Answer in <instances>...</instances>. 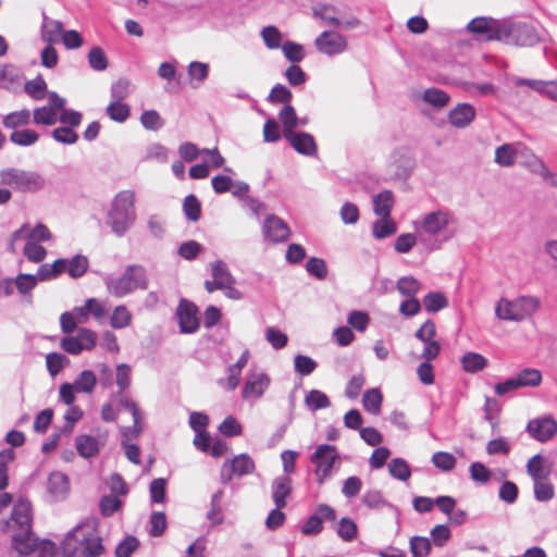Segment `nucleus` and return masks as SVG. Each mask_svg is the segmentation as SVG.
Returning <instances> with one entry per match:
<instances>
[{"mask_svg": "<svg viewBox=\"0 0 557 557\" xmlns=\"http://www.w3.org/2000/svg\"><path fill=\"white\" fill-rule=\"evenodd\" d=\"M358 528L350 518H342L338 522L337 534L345 542H351L357 537Z\"/></svg>", "mask_w": 557, "mask_h": 557, "instance_id": "obj_54", "label": "nucleus"}, {"mask_svg": "<svg viewBox=\"0 0 557 557\" xmlns=\"http://www.w3.org/2000/svg\"><path fill=\"white\" fill-rule=\"evenodd\" d=\"M83 549L82 554L85 557H99L103 553V546L101 543V537L97 535L87 536L83 534L82 536Z\"/></svg>", "mask_w": 557, "mask_h": 557, "instance_id": "obj_48", "label": "nucleus"}, {"mask_svg": "<svg viewBox=\"0 0 557 557\" xmlns=\"http://www.w3.org/2000/svg\"><path fill=\"white\" fill-rule=\"evenodd\" d=\"M520 156H524L527 158L525 164L531 172L541 175L543 180L548 175V169L543 160L532 153L528 148L521 147Z\"/></svg>", "mask_w": 557, "mask_h": 557, "instance_id": "obj_46", "label": "nucleus"}, {"mask_svg": "<svg viewBox=\"0 0 557 557\" xmlns=\"http://www.w3.org/2000/svg\"><path fill=\"white\" fill-rule=\"evenodd\" d=\"M71 363L70 359L60 352H50L46 356V366L51 376H57L64 368Z\"/></svg>", "mask_w": 557, "mask_h": 557, "instance_id": "obj_38", "label": "nucleus"}, {"mask_svg": "<svg viewBox=\"0 0 557 557\" xmlns=\"http://www.w3.org/2000/svg\"><path fill=\"white\" fill-rule=\"evenodd\" d=\"M135 221V194L131 190H122L113 198L107 212L106 223L115 236L122 237Z\"/></svg>", "mask_w": 557, "mask_h": 557, "instance_id": "obj_2", "label": "nucleus"}, {"mask_svg": "<svg viewBox=\"0 0 557 557\" xmlns=\"http://www.w3.org/2000/svg\"><path fill=\"white\" fill-rule=\"evenodd\" d=\"M272 499L277 508H285L286 498L292 494V479L288 475H281L273 480L271 485Z\"/></svg>", "mask_w": 557, "mask_h": 557, "instance_id": "obj_19", "label": "nucleus"}, {"mask_svg": "<svg viewBox=\"0 0 557 557\" xmlns=\"http://www.w3.org/2000/svg\"><path fill=\"white\" fill-rule=\"evenodd\" d=\"M389 474L400 481H407L411 471L408 463L401 458H395L388 463Z\"/></svg>", "mask_w": 557, "mask_h": 557, "instance_id": "obj_55", "label": "nucleus"}, {"mask_svg": "<svg viewBox=\"0 0 557 557\" xmlns=\"http://www.w3.org/2000/svg\"><path fill=\"white\" fill-rule=\"evenodd\" d=\"M314 46L321 53L332 57L347 49V40L339 33L325 30L315 38Z\"/></svg>", "mask_w": 557, "mask_h": 557, "instance_id": "obj_12", "label": "nucleus"}, {"mask_svg": "<svg viewBox=\"0 0 557 557\" xmlns=\"http://www.w3.org/2000/svg\"><path fill=\"white\" fill-rule=\"evenodd\" d=\"M421 98L434 109H442L446 107L450 99L447 92L436 87L425 89Z\"/></svg>", "mask_w": 557, "mask_h": 557, "instance_id": "obj_29", "label": "nucleus"}, {"mask_svg": "<svg viewBox=\"0 0 557 557\" xmlns=\"http://www.w3.org/2000/svg\"><path fill=\"white\" fill-rule=\"evenodd\" d=\"M282 51L285 58L293 63L302 61L306 55L304 47L294 41H285L282 45Z\"/></svg>", "mask_w": 557, "mask_h": 557, "instance_id": "obj_58", "label": "nucleus"}, {"mask_svg": "<svg viewBox=\"0 0 557 557\" xmlns=\"http://www.w3.org/2000/svg\"><path fill=\"white\" fill-rule=\"evenodd\" d=\"M337 449L333 445H319L311 455V462L315 466L317 482L323 484L333 474L334 465L338 463Z\"/></svg>", "mask_w": 557, "mask_h": 557, "instance_id": "obj_7", "label": "nucleus"}, {"mask_svg": "<svg viewBox=\"0 0 557 557\" xmlns=\"http://www.w3.org/2000/svg\"><path fill=\"white\" fill-rule=\"evenodd\" d=\"M66 272L73 278L83 276L88 270V259L85 256L76 255L71 259H65Z\"/></svg>", "mask_w": 557, "mask_h": 557, "instance_id": "obj_41", "label": "nucleus"}, {"mask_svg": "<svg viewBox=\"0 0 557 557\" xmlns=\"http://www.w3.org/2000/svg\"><path fill=\"white\" fill-rule=\"evenodd\" d=\"M100 442L91 435H78L75 438V447L79 456L90 458L96 456L100 449Z\"/></svg>", "mask_w": 557, "mask_h": 557, "instance_id": "obj_24", "label": "nucleus"}, {"mask_svg": "<svg viewBox=\"0 0 557 557\" xmlns=\"http://www.w3.org/2000/svg\"><path fill=\"white\" fill-rule=\"evenodd\" d=\"M33 122L36 125H54L58 122V113L48 106L38 107L33 111Z\"/></svg>", "mask_w": 557, "mask_h": 557, "instance_id": "obj_43", "label": "nucleus"}, {"mask_svg": "<svg viewBox=\"0 0 557 557\" xmlns=\"http://www.w3.org/2000/svg\"><path fill=\"white\" fill-rule=\"evenodd\" d=\"M383 396L379 388L368 389L362 397V405L364 410L372 414H377L381 411Z\"/></svg>", "mask_w": 557, "mask_h": 557, "instance_id": "obj_42", "label": "nucleus"}, {"mask_svg": "<svg viewBox=\"0 0 557 557\" xmlns=\"http://www.w3.org/2000/svg\"><path fill=\"white\" fill-rule=\"evenodd\" d=\"M224 497V491L218 490L211 497L210 509L207 512V519L212 525H218L223 522L222 515V499Z\"/></svg>", "mask_w": 557, "mask_h": 557, "instance_id": "obj_34", "label": "nucleus"}, {"mask_svg": "<svg viewBox=\"0 0 557 557\" xmlns=\"http://www.w3.org/2000/svg\"><path fill=\"white\" fill-rule=\"evenodd\" d=\"M270 385V377L263 372H252L248 375L243 388L244 398H260Z\"/></svg>", "mask_w": 557, "mask_h": 557, "instance_id": "obj_17", "label": "nucleus"}, {"mask_svg": "<svg viewBox=\"0 0 557 557\" xmlns=\"http://www.w3.org/2000/svg\"><path fill=\"white\" fill-rule=\"evenodd\" d=\"M391 166L396 177L407 178L414 166V161L408 151L398 149L392 154Z\"/></svg>", "mask_w": 557, "mask_h": 557, "instance_id": "obj_18", "label": "nucleus"}, {"mask_svg": "<svg viewBox=\"0 0 557 557\" xmlns=\"http://www.w3.org/2000/svg\"><path fill=\"white\" fill-rule=\"evenodd\" d=\"M39 139V134L30 128H24L20 131H14L10 135V141L16 146L21 147H29L36 144Z\"/></svg>", "mask_w": 557, "mask_h": 557, "instance_id": "obj_45", "label": "nucleus"}, {"mask_svg": "<svg viewBox=\"0 0 557 557\" xmlns=\"http://www.w3.org/2000/svg\"><path fill=\"white\" fill-rule=\"evenodd\" d=\"M456 458L447 451H436L432 456V463L440 470L448 472L456 467Z\"/></svg>", "mask_w": 557, "mask_h": 557, "instance_id": "obj_59", "label": "nucleus"}, {"mask_svg": "<svg viewBox=\"0 0 557 557\" xmlns=\"http://www.w3.org/2000/svg\"><path fill=\"white\" fill-rule=\"evenodd\" d=\"M261 37L269 49H277L282 44V34L275 26H265L261 30Z\"/></svg>", "mask_w": 557, "mask_h": 557, "instance_id": "obj_62", "label": "nucleus"}, {"mask_svg": "<svg viewBox=\"0 0 557 557\" xmlns=\"http://www.w3.org/2000/svg\"><path fill=\"white\" fill-rule=\"evenodd\" d=\"M22 72L14 65L7 64L0 67V89L15 92L22 84Z\"/></svg>", "mask_w": 557, "mask_h": 557, "instance_id": "obj_22", "label": "nucleus"}, {"mask_svg": "<svg viewBox=\"0 0 557 557\" xmlns=\"http://www.w3.org/2000/svg\"><path fill=\"white\" fill-rule=\"evenodd\" d=\"M30 121V112L27 109L11 112L2 117V124L5 128L17 131L16 128L26 126Z\"/></svg>", "mask_w": 557, "mask_h": 557, "instance_id": "obj_32", "label": "nucleus"}, {"mask_svg": "<svg viewBox=\"0 0 557 557\" xmlns=\"http://www.w3.org/2000/svg\"><path fill=\"white\" fill-rule=\"evenodd\" d=\"M255 471V462L247 454H239L231 460H226L220 473V480L223 484L231 482L233 475H247Z\"/></svg>", "mask_w": 557, "mask_h": 557, "instance_id": "obj_10", "label": "nucleus"}, {"mask_svg": "<svg viewBox=\"0 0 557 557\" xmlns=\"http://www.w3.org/2000/svg\"><path fill=\"white\" fill-rule=\"evenodd\" d=\"M397 231L396 223L391 219V216H380L377 221H375L372 225V233L376 239L386 238Z\"/></svg>", "mask_w": 557, "mask_h": 557, "instance_id": "obj_35", "label": "nucleus"}, {"mask_svg": "<svg viewBox=\"0 0 557 557\" xmlns=\"http://www.w3.org/2000/svg\"><path fill=\"white\" fill-rule=\"evenodd\" d=\"M305 404L310 410L317 411L329 408L331 406V400L325 393L319 389H311L305 397Z\"/></svg>", "mask_w": 557, "mask_h": 557, "instance_id": "obj_37", "label": "nucleus"}, {"mask_svg": "<svg viewBox=\"0 0 557 557\" xmlns=\"http://www.w3.org/2000/svg\"><path fill=\"white\" fill-rule=\"evenodd\" d=\"M211 274L212 278L222 287H226L227 284L236 283V280L230 272L228 267L222 260H216L211 264Z\"/></svg>", "mask_w": 557, "mask_h": 557, "instance_id": "obj_31", "label": "nucleus"}, {"mask_svg": "<svg viewBox=\"0 0 557 557\" xmlns=\"http://www.w3.org/2000/svg\"><path fill=\"white\" fill-rule=\"evenodd\" d=\"M504 21L494 20L492 17L479 16L471 20L466 29L469 33L482 36L486 41H500Z\"/></svg>", "mask_w": 557, "mask_h": 557, "instance_id": "obj_8", "label": "nucleus"}, {"mask_svg": "<svg viewBox=\"0 0 557 557\" xmlns=\"http://www.w3.org/2000/svg\"><path fill=\"white\" fill-rule=\"evenodd\" d=\"M521 148L512 144H504L495 150V162L502 166H511L520 156Z\"/></svg>", "mask_w": 557, "mask_h": 557, "instance_id": "obj_26", "label": "nucleus"}, {"mask_svg": "<svg viewBox=\"0 0 557 557\" xmlns=\"http://www.w3.org/2000/svg\"><path fill=\"white\" fill-rule=\"evenodd\" d=\"M52 138L64 145H74L78 140V134L71 127L60 126L51 132Z\"/></svg>", "mask_w": 557, "mask_h": 557, "instance_id": "obj_61", "label": "nucleus"}, {"mask_svg": "<svg viewBox=\"0 0 557 557\" xmlns=\"http://www.w3.org/2000/svg\"><path fill=\"white\" fill-rule=\"evenodd\" d=\"M534 497L539 502H548L554 497V486L545 479L533 481Z\"/></svg>", "mask_w": 557, "mask_h": 557, "instance_id": "obj_57", "label": "nucleus"}, {"mask_svg": "<svg viewBox=\"0 0 557 557\" xmlns=\"http://www.w3.org/2000/svg\"><path fill=\"white\" fill-rule=\"evenodd\" d=\"M109 117L115 122L123 123L129 116V107L119 100H112L106 109Z\"/></svg>", "mask_w": 557, "mask_h": 557, "instance_id": "obj_50", "label": "nucleus"}, {"mask_svg": "<svg viewBox=\"0 0 557 557\" xmlns=\"http://www.w3.org/2000/svg\"><path fill=\"white\" fill-rule=\"evenodd\" d=\"M422 284L412 275L401 276L396 283V288L405 297H416Z\"/></svg>", "mask_w": 557, "mask_h": 557, "instance_id": "obj_36", "label": "nucleus"}, {"mask_svg": "<svg viewBox=\"0 0 557 557\" xmlns=\"http://www.w3.org/2000/svg\"><path fill=\"white\" fill-rule=\"evenodd\" d=\"M460 363H461L462 370L465 372L478 373L487 367L488 361L481 354L468 351L462 355V357L460 359Z\"/></svg>", "mask_w": 557, "mask_h": 557, "instance_id": "obj_25", "label": "nucleus"}, {"mask_svg": "<svg viewBox=\"0 0 557 557\" xmlns=\"http://www.w3.org/2000/svg\"><path fill=\"white\" fill-rule=\"evenodd\" d=\"M24 90L34 100H42L47 94V83L41 75H38L25 83Z\"/></svg>", "mask_w": 557, "mask_h": 557, "instance_id": "obj_47", "label": "nucleus"}, {"mask_svg": "<svg viewBox=\"0 0 557 557\" xmlns=\"http://www.w3.org/2000/svg\"><path fill=\"white\" fill-rule=\"evenodd\" d=\"M519 387H536L542 383V373L534 368H525L515 375Z\"/></svg>", "mask_w": 557, "mask_h": 557, "instance_id": "obj_33", "label": "nucleus"}, {"mask_svg": "<svg viewBox=\"0 0 557 557\" xmlns=\"http://www.w3.org/2000/svg\"><path fill=\"white\" fill-rule=\"evenodd\" d=\"M394 196L389 190H383L373 198V210L379 216H391Z\"/></svg>", "mask_w": 557, "mask_h": 557, "instance_id": "obj_27", "label": "nucleus"}, {"mask_svg": "<svg viewBox=\"0 0 557 557\" xmlns=\"http://www.w3.org/2000/svg\"><path fill=\"white\" fill-rule=\"evenodd\" d=\"M293 98L292 91L282 84H276L270 91L267 100L270 103L289 104Z\"/></svg>", "mask_w": 557, "mask_h": 557, "instance_id": "obj_60", "label": "nucleus"}, {"mask_svg": "<svg viewBox=\"0 0 557 557\" xmlns=\"http://www.w3.org/2000/svg\"><path fill=\"white\" fill-rule=\"evenodd\" d=\"M475 116V109L469 103H459L448 114L450 124L463 128L468 126Z\"/></svg>", "mask_w": 557, "mask_h": 557, "instance_id": "obj_23", "label": "nucleus"}, {"mask_svg": "<svg viewBox=\"0 0 557 557\" xmlns=\"http://www.w3.org/2000/svg\"><path fill=\"white\" fill-rule=\"evenodd\" d=\"M132 322V314L128 309L121 305L117 306L111 315L110 324L113 329L127 327Z\"/></svg>", "mask_w": 557, "mask_h": 557, "instance_id": "obj_53", "label": "nucleus"}, {"mask_svg": "<svg viewBox=\"0 0 557 557\" xmlns=\"http://www.w3.org/2000/svg\"><path fill=\"white\" fill-rule=\"evenodd\" d=\"M32 505L27 499L20 498L13 506L8 525L16 532L12 542L15 550L21 555L32 554L38 546V539L32 531Z\"/></svg>", "mask_w": 557, "mask_h": 557, "instance_id": "obj_1", "label": "nucleus"}, {"mask_svg": "<svg viewBox=\"0 0 557 557\" xmlns=\"http://www.w3.org/2000/svg\"><path fill=\"white\" fill-rule=\"evenodd\" d=\"M527 431L534 440L547 442L557 433V422L550 417L529 421Z\"/></svg>", "mask_w": 557, "mask_h": 557, "instance_id": "obj_14", "label": "nucleus"}, {"mask_svg": "<svg viewBox=\"0 0 557 557\" xmlns=\"http://www.w3.org/2000/svg\"><path fill=\"white\" fill-rule=\"evenodd\" d=\"M88 63L95 71H104L108 67V59L100 47H94L88 53Z\"/></svg>", "mask_w": 557, "mask_h": 557, "instance_id": "obj_64", "label": "nucleus"}, {"mask_svg": "<svg viewBox=\"0 0 557 557\" xmlns=\"http://www.w3.org/2000/svg\"><path fill=\"white\" fill-rule=\"evenodd\" d=\"M278 119L283 124V136L295 132L298 126V117L294 107L285 104L278 113Z\"/></svg>", "mask_w": 557, "mask_h": 557, "instance_id": "obj_44", "label": "nucleus"}, {"mask_svg": "<svg viewBox=\"0 0 557 557\" xmlns=\"http://www.w3.org/2000/svg\"><path fill=\"white\" fill-rule=\"evenodd\" d=\"M183 210L189 221L196 222L200 219L201 205L196 196L188 195L185 197L183 202Z\"/></svg>", "mask_w": 557, "mask_h": 557, "instance_id": "obj_56", "label": "nucleus"}, {"mask_svg": "<svg viewBox=\"0 0 557 557\" xmlns=\"http://www.w3.org/2000/svg\"><path fill=\"white\" fill-rule=\"evenodd\" d=\"M70 490L69 479L62 472L50 473L47 482V491L54 502L64 499Z\"/></svg>", "mask_w": 557, "mask_h": 557, "instance_id": "obj_20", "label": "nucleus"}, {"mask_svg": "<svg viewBox=\"0 0 557 557\" xmlns=\"http://www.w3.org/2000/svg\"><path fill=\"white\" fill-rule=\"evenodd\" d=\"M64 33L63 23L61 21L52 20L45 13L42 14V24L40 29L41 39L48 45L59 42Z\"/></svg>", "mask_w": 557, "mask_h": 557, "instance_id": "obj_21", "label": "nucleus"}, {"mask_svg": "<svg viewBox=\"0 0 557 557\" xmlns=\"http://www.w3.org/2000/svg\"><path fill=\"white\" fill-rule=\"evenodd\" d=\"M14 289H16L21 295H29L30 292L36 287L37 281L34 274H24L21 273L16 277L13 278Z\"/></svg>", "mask_w": 557, "mask_h": 557, "instance_id": "obj_52", "label": "nucleus"}, {"mask_svg": "<svg viewBox=\"0 0 557 557\" xmlns=\"http://www.w3.org/2000/svg\"><path fill=\"white\" fill-rule=\"evenodd\" d=\"M453 215L445 210L426 213L421 220V231L431 236H438L446 232Z\"/></svg>", "mask_w": 557, "mask_h": 557, "instance_id": "obj_13", "label": "nucleus"}, {"mask_svg": "<svg viewBox=\"0 0 557 557\" xmlns=\"http://www.w3.org/2000/svg\"><path fill=\"white\" fill-rule=\"evenodd\" d=\"M361 503L372 510H381L385 507L394 509V506L389 504L383 496L381 491L368 490L361 497Z\"/></svg>", "mask_w": 557, "mask_h": 557, "instance_id": "obj_28", "label": "nucleus"}, {"mask_svg": "<svg viewBox=\"0 0 557 557\" xmlns=\"http://www.w3.org/2000/svg\"><path fill=\"white\" fill-rule=\"evenodd\" d=\"M104 283L109 294L115 297H124L136 289H147L149 278L143 265L131 264L125 268L121 276H108L104 278Z\"/></svg>", "mask_w": 557, "mask_h": 557, "instance_id": "obj_3", "label": "nucleus"}, {"mask_svg": "<svg viewBox=\"0 0 557 557\" xmlns=\"http://www.w3.org/2000/svg\"><path fill=\"white\" fill-rule=\"evenodd\" d=\"M0 183L21 193H36L46 186V180L40 173L17 168L1 170Z\"/></svg>", "mask_w": 557, "mask_h": 557, "instance_id": "obj_5", "label": "nucleus"}, {"mask_svg": "<svg viewBox=\"0 0 557 557\" xmlns=\"http://www.w3.org/2000/svg\"><path fill=\"white\" fill-rule=\"evenodd\" d=\"M197 307L186 300L182 299L177 308V318L182 333H195L199 327V319L197 317Z\"/></svg>", "mask_w": 557, "mask_h": 557, "instance_id": "obj_15", "label": "nucleus"}, {"mask_svg": "<svg viewBox=\"0 0 557 557\" xmlns=\"http://www.w3.org/2000/svg\"><path fill=\"white\" fill-rule=\"evenodd\" d=\"M500 41L517 47H534L542 40L539 29L529 23L504 21Z\"/></svg>", "mask_w": 557, "mask_h": 557, "instance_id": "obj_6", "label": "nucleus"}, {"mask_svg": "<svg viewBox=\"0 0 557 557\" xmlns=\"http://www.w3.org/2000/svg\"><path fill=\"white\" fill-rule=\"evenodd\" d=\"M410 552L413 557H426L431 552V541L424 536H412Z\"/></svg>", "mask_w": 557, "mask_h": 557, "instance_id": "obj_63", "label": "nucleus"}, {"mask_svg": "<svg viewBox=\"0 0 557 557\" xmlns=\"http://www.w3.org/2000/svg\"><path fill=\"white\" fill-rule=\"evenodd\" d=\"M262 235L267 242L281 244L289 239L292 231L283 219L275 214H269L262 223Z\"/></svg>", "mask_w": 557, "mask_h": 557, "instance_id": "obj_11", "label": "nucleus"}, {"mask_svg": "<svg viewBox=\"0 0 557 557\" xmlns=\"http://www.w3.org/2000/svg\"><path fill=\"white\" fill-rule=\"evenodd\" d=\"M97 343V334L89 330L82 327L78 330L76 336H65L60 342V347L71 355H79L84 350H91Z\"/></svg>", "mask_w": 557, "mask_h": 557, "instance_id": "obj_9", "label": "nucleus"}, {"mask_svg": "<svg viewBox=\"0 0 557 557\" xmlns=\"http://www.w3.org/2000/svg\"><path fill=\"white\" fill-rule=\"evenodd\" d=\"M73 384L76 392L90 394L97 384V376L92 371L84 370L77 375Z\"/></svg>", "mask_w": 557, "mask_h": 557, "instance_id": "obj_39", "label": "nucleus"}, {"mask_svg": "<svg viewBox=\"0 0 557 557\" xmlns=\"http://www.w3.org/2000/svg\"><path fill=\"white\" fill-rule=\"evenodd\" d=\"M337 9L331 4H319L313 8V16L333 27L342 26V21L337 17Z\"/></svg>", "mask_w": 557, "mask_h": 557, "instance_id": "obj_30", "label": "nucleus"}, {"mask_svg": "<svg viewBox=\"0 0 557 557\" xmlns=\"http://www.w3.org/2000/svg\"><path fill=\"white\" fill-rule=\"evenodd\" d=\"M188 75L191 81L193 87H199L209 75V66L207 63L193 61L187 67Z\"/></svg>", "mask_w": 557, "mask_h": 557, "instance_id": "obj_40", "label": "nucleus"}, {"mask_svg": "<svg viewBox=\"0 0 557 557\" xmlns=\"http://www.w3.org/2000/svg\"><path fill=\"white\" fill-rule=\"evenodd\" d=\"M284 138L298 153L309 157L317 154L318 147L311 134L305 132H293L290 134H285Z\"/></svg>", "mask_w": 557, "mask_h": 557, "instance_id": "obj_16", "label": "nucleus"}, {"mask_svg": "<svg viewBox=\"0 0 557 557\" xmlns=\"http://www.w3.org/2000/svg\"><path fill=\"white\" fill-rule=\"evenodd\" d=\"M423 306L428 312H437L448 306V300L443 293L431 292L424 296Z\"/></svg>", "mask_w": 557, "mask_h": 557, "instance_id": "obj_49", "label": "nucleus"}, {"mask_svg": "<svg viewBox=\"0 0 557 557\" xmlns=\"http://www.w3.org/2000/svg\"><path fill=\"white\" fill-rule=\"evenodd\" d=\"M540 308V299L534 296H519L512 300L502 298L495 307L500 320L520 322L532 317Z\"/></svg>", "mask_w": 557, "mask_h": 557, "instance_id": "obj_4", "label": "nucleus"}, {"mask_svg": "<svg viewBox=\"0 0 557 557\" xmlns=\"http://www.w3.org/2000/svg\"><path fill=\"white\" fill-rule=\"evenodd\" d=\"M23 255L28 261L39 263L47 257V249L44 246L34 243V240H27L23 248Z\"/></svg>", "mask_w": 557, "mask_h": 557, "instance_id": "obj_51", "label": "nucleus"}]
</instances>
